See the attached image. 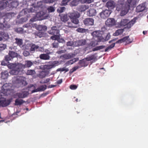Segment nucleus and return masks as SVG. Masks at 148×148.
<instances>
[{
	"label": "nucleus",
	"mask_w": 148,
	"mask_h": 148,
	"mask_svg": "<svg viewBox=\"0 0 148 148\" xmlns=\"http://www.w3.org/2000/svg\"><path fill=\"white\" fill-rule=\"evenodd\" d=\"M94 20L92 18H87L84 21V24L86 26L92 25L94 24Z\"/></svg>",
	"instance_id": "10"
},
{
	"label": "nucleus",
	"mask_w": 148,
	"mask_h": 148,
	"mask_svg": "<svg viewBox=\"0 0 148 148\" xmlns=\"http://www.w3.org/2000/svg\"><path fill=\"white\" fill-rule=\"evenodd\" d=\"M67 45L69 46L73 45V42L71 41L68 42L67 43Z\"/></svg>",
	"instance_id": "63"
},
{
	"label": "nucleus",
	"mask_w": 148,
	"mask_h": 148,
	"mask_svg": "<svg viewBox=\"0 0 148 148\" xmlns=\"http://www.w3.org/2000/svg\"><path fill=\"white\" fill-rule=\"evenodd\" d=\"M88 8L87 6L84 5H83L79 7L78 8V10L79 11L82 12L85 11Z\"/></svg>",
	"instance_id": "26"
},
{
	"label": "nucleus",
	"mask_w": 148,
	"mask_h": 148,
	"mask_svg": "<svg viewBox=\"0 0 148 148\" xmlns=\"http://www.w3.org/2000/svg\"><path fill=\"white\" fill-rule=\"evenodd\" d=\"M16 30L18 32L20 33L22 32V28H18L16 29Z\"/></svg>",
	"instance_id": "64"
},
{
	"label": "nucleus",
	"mask_w": 148,
	"mask_h": 148,
	"mask_svg": "<svg viewBox=\"0 0 148 148\" xmlns=\"http://www.w3.org/2000/svg\"><path fill=\"white\" fill-rule=\"evenodd\" d=\"M111 10H106L102 11V14L103 16H102L103 18L108 17L111 13Z\"/></svg>",
	"instance_id": "19"
},
{
	"label": "nucleus",
	"mask_w": 148,
	"mask_h": 148,
	"mask_svg": "<svg viewBox=\"0 0 148 148\" xmlns=\"http://www.w3.org/2000/svg\"><path fill=\"white\" fill-rule=\"evenodd\" d=\"M43 71L40 72L39 74V77L41 78H44L47 76L49 73L50 70H43Z\"/></svg>",
	"instance_id": "11"
},
{
	"label": "nucleus",
	"mask_w": 148,
	"mask_h": 148,
	"mask_svg": "<svg viewBox=\"0 0 148 148\" xmlns=\"http://www.w3.org/2000/svg\"><path fill=\"white\" fill-rule=\"evenodd\" d=\"M37 35L40 38H41L45 36L46 33L38 32L37 34Z\"/></svg>",
	"instance_id": "43"
},
{
	"label": "nucleus",
	"mask_w": 148,
	"mask_h": 148,
	"mask_svg": "<svg viewBox=\"0 0 148 148\" xmlns=\"http://www.w3.org/2000/svg\"><path fill=\"white\" fill-rule=\"evenodd\" d=\"M36 28L39 31H45L47 29V27L46 26L42 25H36L35 26Z\"/></svg>",
	"instance_id": "20"
},
{
	"label": "nucleus",
	"mask_w": 148,
	"mask_h": 148,
	"mask_svg": "<svg viewBox=\"0 0 148 148\" xmlns=\"http://www.w3.org/2000/svg\"><path fill=\"white\" fill-rule=\"evenodd\" d=\"M10 102H0V107H5L9 105Z\"/></svg>",
	"instance_id": "42"
},
{
	"label": "nucleus",
	"mask_w": 148,
	"mask_h": 148,
	"mask_svg": "<svg viewBox=\"0 0 148 148\" xmlns=\"http://www.w3.org/2000/svg\"><path fill=\"white\" fill-rule=\"evenodd\" d=\"M39 57L41 59L45 60H48L50 58V57L48 55L44 54L40 55Z\"/></svg>",
	"instance_id": "24"
},
{
	"label": "nucleus",
	"mask_w": 148,
	"mask_h": 148,
	"mask_svg": "<svg viewBox=\"0 0 148 148\" xmlns=\"http://www.w3.org/2000/svg\"><path fill=\"white\" fill-rule=\"evenodd\" d=\"M106 5L108 9H113L116 7V3L114 1L110 0L107 2Z\"/></svg>",
	"instance_id": "8"
},
{
	"label": "nucleus",
	"mask_w": 148,
	"mask_h": 148,
	"mask_svg": "<svg viewBox=\"0 0 148 148\" xmlns=\"http://www.w3.org/2000/svg\"><path fill=\"white\" fill-rule=\"evenodd\" d=\"M96 13V10L94 9H90L87 12V14L90 16H92L95 15Z\"/></svg>",
	"instance_id": "21"
},
{
	"label": "nucleus",
	"mask_w": 148,
	"mask_h": 148,
	"mask_svg": "<svg viewBox=\"0 0 148 148\" xmlns=\"http://www.w3.org/2000/svg\"><path fill=\"white\" fill-rule=\"evenodd\" d=\"M136 20V18H134L130 21H129L127 24L126 25V27L128 29L130 28L135 23Z\"/></svg>",
	"instance_id": "18"
},
{
	"label": "nucleus",
	"mask_w": 148,
	"mask_h": 148,
	"mask_svg": "<svg viewBox=\"0 0 148 148\" xmlns=\"http://www.w3.org/2000/svg\"><path fill=\"white\" fill-rule=\"evenodd\" d=\"M10 27V25H9L5 24V25L0 23V29H5L8 28Z\"/></svg>",
	"instance_id": "33"
},
{
	"label": "nucleus",
	"mask_w": 148,
	"mask_h": 148,
	"mask_svg": "<svg viewBox=\"0 0 148 148\" xmlns=\"http://www.w3.org/2000/svg\"><path fill=\"white\" fill-rule=\"evenodd\" d=\"M79 46L84 45L86 41L85 40H81L78 41Z\"/></svg>",
	"instance_id": "44"
},
{
	"label": "nucleus",
	"mask_w": 148,
	"mask_h": 148,
	"mask_svg": "<svg viewBox=\"0 0 148 148\" xmlns=\"http://www.w3.org/2000/svg\"><path fill=\"white\" fill-rule=\"evenodd\" d=\"M30 44H27V45L22 46L21 48L23 49H29L30 48Z\"/></svg>",
	"instance_id": "38"
},
{
	"label": "nucleus",
	"mask_w": 148,
	"mask_h": 148,
	"mask_svg": "<svg viewBox=\"0 0 148 148\" xmlns=\"http://www.w3.org/2000/svg\"><path fill=\"white\" fill-rule=\"evenodd\" d=\"M81 1L79 0H74L71 2V5L72 6H76Z\"/></svg>",
	"instance_id": "40"
},
{
	"label": "nucleus",
	"mask_w": 148,
	"mask_h": 148,
	"mask_svg": "<svg viewBox=\"0 0 148 148\" xmlns=\"http://www.w3.org/2000/svg\"><path fill=\"white\" fill-rule=\"evenodd\" d=\"M69 70L67 68H66V67H63V68H60L58 69L56 71H61L62 72L63 71H65V72H67L69 71Z\"/></svg>",
	"instance_id": "39"
},
{
	"label": "nucleus",
	"mask_w": 148,
	"mask_h": 148,
	"mask_svg": "<svg viewBox=\"0 0 148 148\" xmlns=\"http://www.w3.org/2000/svg\"><path fill=\"white\" fill-rule=\"evenodd\" d=\"M124 31V29H119L116 30L115 32L114 33L113 35L114 36H118L121 34Z\"/></svg>",
	"instance_id": "25"
},
{
	"label": "nucleus",
	"mask_w": 148,
	"mask_h": 148,
	"mask_svg": "<svg viewBox=\"0 0 148 148\" xmlns=\"http://www.w3.org/2000/svg\"><path fill=\"white\" fill-rule=\"evenodd\" d=\"M50 78H48L46 79H45L43 82H41V83H47L48 82H49L50 80H51Z\"/></svg>",
	"instance_id": "61"
},
{
	"label": "nucleus",
	"mask_w": 148,
	"mask_h": 148,
	"mask_svg": "<svg viewBox=\"0 0 148 148\" xmlns=\"http://www.w3.org/2000/svg\"><path fill=\"white\" fill-rule=\"evenodd\" d=\"M71 0H63L62 2V4L63 5H66L67 3Z\"/></svg>",
	"instance_id": "55"
},
{
	"label": "nucleus",
	"mask_w": 148,
	"mask_h": 148,
	"mask_svg": "<svg viewBox=\"0 0 148 148\" xmlns=\"http://www.w3.org/2000/svg\"><path fill=\"white\" fill-rule=\"evenodd\" d=\"M79 68V66H76L72 68L70 71V72L72 73L74 71L76 70L77 69Z\"/></svg>",
	"instance_id": "53"
},
{
	"label": "nucleus",
	"mask_w": 148,
	"mask_h": 148,
	"mask_svg": "<svg viewBox=\"0 0 148 148\" xmlns=\"http://www.w3.org/2000/svg\"><path fill=\"white\" fill-rule=\"evenodd\" d=\"M79 60L78 58H75L72 59L66 62V65H69L72 64L74 63L77 62Z\"/></svg>",
	"instance_id": "23"
},
{
	"label": "nucleus",
	"mask_w": 148,
	"mask_h": 148,
	"mask_svg": "<svg viewBox=\"0 0 148 148\" xmlns=\"http://www.w3.org/2000/svg\"><path fill=\"white\" fill-rule=\"evenodd\" d=\"M106 24L108 27H112L115 24V21L113 18H109L105 22Z\"/></svg>",
	"instance_id": "9"
},
{
	"label": "nucleus",
	"mask_w": 148,
	"mask_h": 148,
	"mask_svg": "<svg viewBox=\"0 0 148 148\" xmlns=\"http://www.w3.org/2000/svg\"><path fill=\"white\" fill-rule=\"evenodd\" d=\"M16 43L18 45H19L21 48L22 46H23V40L21 39L16 38Z\"/></svg>",
	"instance_id": "22"
},
{
	"label": "nucleus",
	"mask_w": 148,
	"mask_h": 148,
	"mask_svg": "<svg viewBox=\"0 0 148 148\" xmlns=\"http://www.w3.org/2000/svg\"><path fill=\"white\" fill-rule=\"evenodd\" d=\"M77 88V86L75 85H71L70 86V88L71 89L74 90L76 89Z\"/></svg>",
	"instance_id": "60"
},
{
	"label": "nucleus",
	"mask_w": 148,
	"mask_h": 148,
	"mask_svg": "<svg viewBox=\"0 0 148 148\" xmlns=\"http://www.w3.org/2000/svg\"><path fill=\"white\" fill-rule=\"evenodd\" d=\"M92 34L95 40H99V41H101L102 34L101 31H94L92 33Z\"/></svg>",
	"instance_id": "7"
},
{
	"label": "nucleus",
	"mask_w": 148,
	"mask_h": 148,
	"mask_svg": "<svg viewBox=\"0 0 148 148\" xmlns=\"http://www.w3.org/2000/svg\"><path fill=\"white\" fill-rule=\"evenodd\" d=\"M8 54L12 58L16 57L17 56V54L13 51H9Z\"/></svg>",
	"instance_id": "35"
},
{
	"label": "nucleus",
	"mask_w": 148,
	"mask_h": 148,
	"mask_svg": "<svg viewBox=\"0 0 148 148\" xmlns=\"http://www.w3.org/2000/svg\"><path fill=\"white\" fill-rule=\"evenodd\" d=\"M32 63L30 61H25L24 65L21 63H11L8 65V67L12 70L9 72L12 75H17L23 68L25 67H29L32 65Z\"/></svg>",
	"instance_id": "1"
},
{
	"label": "nucleus",
	"mask_w": 148,
	"mask_h": 148,
	"mask_svg": "<svg viewBox=\"0 0 148 148\" xmlns=\"http://www.w3.org/2000/svg\"><path fill=\"white\" fill-rule=\"evenodd\" d=\"M37 8V7H35L31 8L29 9V12H35L36 11Z\"/></svg>",
	"instance_id": "51"
},
{
	"label": "nucleus",
	"mask_w": 148,
	"mask_h": 148,
	"mask_svg": "<svg viewBox=\"0 0 148 148\" xmlns=\"http://www.w3.org/2000/svg\"><path fill=\"white\" fill-rule=\"evenodd\" d=\"M47 88V86L45 85H42L40 86L37 89L32 90L31 93H33L40 91H43Z\"/></svg>",
	"instance_id": "17"
},
{
	"label": "nucleus",
	"mask_w": 148,
	"mask_h": 148,
	"mask_svg": "<svg viewBox=\"0 0 148 148\" xmlns=\"http://www.w3.org/2000/svg\"><path fill=\"white\" fill-rule=\"evenodd\" d=\"M30 51H34L38 48V46L34 44H30Z\"/></svg>",
	"instance_id": "31"
},
{
	"label": "nucleus",
	"mask_w": 148,
	"mask_h": 148,
	"mask_svg": "<svg viewBox=\"0 0 148 148\" xmlns=\"http://www.w3.org/2000/svg\"><path fill=\"white\" fill-rule=\"evenodd\" d=\"M95 58L94 55H92L86 58V59L88 61H90L95 59Z\"/></svg>",
	"instance_id": "41"
},
{
	"label": "nucleus",
	"mask_w": 148,
	"mask_h": 148,
	"mask_svg": "<svg viewBox=\"0 0 148 148\" xmlns=\"http://www.w3.org/2000/svg\"><path fill=\"white\" fill-rule=\"evenodd\" d=\"M115 45V43H113L107 47L105 50V51L106 52L110 50L112 48L114 47Z\"/></svg>",
	"instance_id": "36"
},
{
	"label": "nucleus",
	"mask_w": 148,
	"mask_h": 148,
	"mask_svg": "<svg viewBox=\"0 0 148 148\" xmlns=\"http://www.w3.org/2000/svg\"><path fill=\"white\" fill-rule=\"evenodd\" d=\"M75 56V54L73 53L65 54L60 56V58L63 59H69Z\"/></svg>",
	"instance_id": "16"
},
{
	"label": "nucleus",
	"mask_w": 148,
	"mask_h": 148,
	"mask_svg": "<svg viewBox=\"0 0 148 148\" xmlns=\"http://www.w3.org/2000/svg\"><path fill=\"white\" fill-rule=\"evenodd\" d=\"M65 26L71 28L76 27L73 25L72 23L71 22L69 21H67V23L66 22Z\"/></svg>",
	"instance_id": "37"
},
{
	"label": "nucleus",
	"mask_w": 148,
	"mask_h": 148,
	"mask_svg": "<svg viewBox=\"0 0 148 148\" xmlns=\"http://www.w3.org/2000/svg\"><path fill=\"white\" fill-rule=\"evenodd\" d=\"M35 73V71L33 70H28L26 73V74L27 75H32L34 74Z\"/></svg>",
	"instance_id": "45"
},
{
	"label": "nucleus",
	"mask_w": 148,
	"mask_h": 148,
	"mask_svg": "<svg viewBox=\"0 0 148 148\" xmlns=\"http://www.w3.org/2000/svg\"><path fill=\"white\" fill-rule=\"evenodd\" d=\"M100 42L101 41H99V40H96L95 41H92L90 43L89 47H95L96 45H98V42Z\"/></svg>",
	"instance_id": "28"
},
{
	"label": "nucleus",
	"mask_w": 148,
	"mask_h": 148,
	"mask_svg": "<svg viewBox=\"0 0 148 148\" xmlns=\"http://www.w3.org/2000/svg\"><path fill=\"white\" fill-rule=\"evenodd\" d=\"M129 38V36H126L125 37L123 38H121L123 42H127L128 41V39Z\"/></svg>",
	"instance_id": "52"
},
{
	"label": "nucleus",
	"mask_w": 148,
	"mask_h": 148,
	"mask_svg": "<svg viewBox=\"0 0 148 148\" xmlns=\"http://www.w3.org/2000/svg\"><path fill=\"white\" fill-rule=\"evenodd\" d=\"M102 49V46H100L99 47H97L95 48H93L92 49V51H97L99 50V49Z\"/></svg>",
	"instance_id": "57"
},
{
	"label": "nucleus",
	"mask_w": 148,
	"mask_h": 148,
	"mask_svg": "<svg viewBox=\"0 0 148 148\" xmlns=\"http://www.w3.org/2000/svg\"><path fill=\"white\" fill-rule=\"evenodd\" d=\"M59 31L58 29L56 26L52 27L51 30L48 31V32L51 35L57 34L59 33Z\"/></svg>",
	"instance_id": "13"
},
{
	"label": "nucleus",
	"mask_w": 148,
	"mask_h": 148,
	"mask_svg": "<svg viewBox=\"0 0 148 148\" xmlns=\"http://www.w3.org/2000/svg\"><path fill=\"white\" fill-rule=\"evenodd\" d=\"M8 76V72L5 71L4 72H2L1 74V78L3 79H6L7 78Z\"/></svg>",
	"instance_id": "27"
},
{
	"label": "nucleus",
	"mask_w": 148,
	"mask_h": 148,
	"mask_svg": "<svg viewBox=\"0 0 148 148\" xmlns=\"http://www.w3.org/2000/svg\"><path fill=\"white\" fill-rule=\"evenodd\" d=\"M53 47L54 48H57L58 47V43L57 42H54L52 44Z\"/></svg>",
	"instance_id": "58"
},
{
	"label": "nucleus",
	"mask_w": 148,
	"mask_h": 148,
	"mask_svg": "<svg viewBox=\"0 0 148 148\" xmlns=\"http://www.w3.org/2000/svg\"><path fill=\"white\" fill-rule=\"evenodd\" d=\"M65 8L64 7H59L57 9V11L59 13H61L65 10Z\"/></svg>",
	"instance_id": "46"
},
{
	"label": "nucleus",
	"mask_w": 148,
	"mask_h": 148,
	"mask_svg": "<svg viewBox=\"0 0 148 148\" xmlns=\"http://www.w3.org/2000/svg\"><path fill=\"white\" fill-rule=\"evenodd\" d=\"M12 82L14 84H19L20 86H25L27 83L25 80V78L23 77L16 76L12 79Z\"/></svg>",
	"instance_id": "4"
},
{
	"label": "nucleus",
	"mask_w": 148,
	"mask_h": 148,
	"mask_svg": "<svg viewBox=\"0 0 148 148\" xmlns=\"http://www.w3.org/2000/svg\"><path fill=\"white\" fill-rule=\"evenodd\" d=\"M103 35L104 36V37L103 38V37L102 36V42L107 41L110 39V34L108 33L106 35H104L103 34Z\"/></svg>",
	"instance_id": "32"
},
{
	"label": "nucleus",
	"mask_w": 148,
	"mask_h": 148,
	"mask_svg": "<svg viewBox=\"0 0 148 148\" xmlns=\"http://www.w3.org/2000/svg\"><path fill=\"white\" fill-rule=\"evenodd\" d=\"M8 1V3L7 2V5L6 7L8 6L9 8L16 7L18 5V2L16 1H14L13 0H11L10 1Z\"/></svg>",
	"instance_id": "12"
},
{
	"label": "nucleus",
	"mask_w": 148,
	"mask_h": 148,
	"mask_svg": "<svg viewBox=\"0 0 148 148\" xmlns=\"http://www.w3.org/2000/svg\"><path fill=\"white\" fill-rule=\"evenodd\" d=\"M81 3H89L92 2L94 0H79Z\"/></svg>",
	"instance_id": "47"
},
{
	"label": "nucleus",
	"mask_w": 148,
	"mask_h": 148,
	"mask_svg": "<svg viewBox=\"0 0 148 148\" xmlns=\"http://www.w3.org/2000/svg\"><path fill=\"white\" fill-rule=\"evenodd\" d=\"M24 102H15L14 105L15 106H20Z\"/></svg>",
	"instance_id": "62"
},
{
	"label": "nucleus",
	"mask_w": 148,
	"mask_h": 148,
	"mask_svg": "<svg viewBox=\"0 0 148 148\" xmlns=\"http://www.w3.org/2000/svg\"><path fill=\"white\" fill-rule=\"evenodd\" d=\"M61 20L62 21L65 23L69 20V18L67 15L64 14L61 16Z\"/></svg>",
	"instance_id": "30"
},
{
	"label": "nucleus",
	"mask_w": 148,
	"mask_h": 148,
	"mask_svg": "<svg viewBox=\"0 0 148 148\" xmlns=\"http://www.w3.org/2000/svg\"><path fill=\"white\" fill-rule=\"evenodd\" d=\"M69 15L72 23L76 24L79 23V20L77 18L80 16L79 13L77 12H74L69 13Z\"/></svg>",
	"instance_id": "5"
},
{
	"label": "nucleus",
	"mask_w": 148,
	"mask_h": 148,
	"mask_svg": "<svg viewBox=\"0 0 148 148\" xmlns=\"http://www.w3.org/2000/svg\"><path fill=\"white\" fill-rule=\"evenodd\" d=\"M145 8V4L144 3H142L136 7V11L138 12H140L144 10Z\"/></svg>",
	"instance_id": "15"
},
{
	"label": "nucleus",
	"mask_w": 148,
	"mask_h": 148,
	"mask_svg": "<svg viewBox=\"0 0 148 148\" xmlns=\"http://www.w3.org/2000/svg\"><path fill=\"white\" fill-rule=\"evenodd\" d=\"M57 40L58 42H59L62 43L65 42V40H64L62 38H60V37Z\"/></svg>",
	"instance_id": "59"
},
{
	"label": "nucleus",
	"mask_w": 148,
	"mask_h": 148,
	"mask_svg": "<svg viewBox=\"0 0 148 148\" xmlns=\"http://www.w3.org/2000/svg\"><path fill=\"white\" fill-rule=\"evenodd\" d=\"M6 47V45L5 44H0V50H3Z\"/></svg>",
	"instance_id": "49"
},
{
	"label": "nucleus",
	"mask_w": 148,
	"mask_h": 148,
	"mask_svg": "<svg viewBox=\"0 0 148 148\" xmlns=\"http://www.w3.org/2000/svg\"><path fill=\"white\" fill-rule=\"evenodd\" d=\"M23 54L25 56H27L29 55V53L28 51H25L23 53Z\"/></svg>",
	"instance_id": "56"
},
{
	"label": "nucleus",
	"mask_w": 148,
	"mask_h": 148,
	"mask_svg": "<svg viewBox=\"0 0 148 148\" xmlns=\"http://www.w3.org/2000/svg\"><path fill=\"white\" fill-rule=\"evenodd\" d=\"M129 20L127 19H122L121 20L120 23V26H124L127 24Z\"/></svg>",
	"instance_id": "29"
},
{
	"label": "nucleus",
	"mask_w": 148,
	"mask_h": 148,
	"mask_svg": "<svg viewBox=\"0 0 148 148\" xmlns=\"http://www.w3.org/2000/svg\"><path fill=\"white\" fill-rule=\"evenodd\" d=\"M47 10L49 12H53L55 10L54 8L52 6H50L49 7L47 8Z\"/></svg>",
	"instance_id": "48"
},
{
	"label": "nucleus",
	"mask_w": 148,
	"mask_h": 148,
	"mask_svg": "<svg viewBox=\"0 0 148 148\" xmlns=\"http://www.w3.org/2000/svg\"><path fill=\"white\" fill-rule=\"evenodd\" d=\"M136 2V0H127L126 2L122 5L121 16H123L126 14L130 10V7L135 6Z\"/></svg>",
	"instance_id": "2"
},
{
	"label": "nucleus",
	"mask_w": 148,
	"mask_h": 148,
	"mask_svg": "<svg viewBox=\"0 0 148 148\" xmlns=\"http://www.w3.org/2000/svg\"><path fill=\"white\" fill-rule=\"evenodd\" d=\"M28 94L29 92L27 91H22L20 93L16 94L14 97H18L19 98H24L28 95Z\"/></svg>",
	"instance_id": "14"
},
{
	"label": "nucleus",
	"mask_w": 148,
	"mask_h": 148,
	"mask_svg": "<svg viewBox=\"0 0 148 148\" xmlns=\"http://www.w3.org/2000/svg\"><path fill=\"white\" fill-rule=\"evenodd\" d=\"M10 86L9 84H5L2 87L1 93L0 94V102H6V98L2 97V95L6 96L8 95H12L13 94V90L10 89Z\"/></svg>",
	"instance_id": "3"
},
{
	"label": "nucleus",
	"mask_w": 148,
	"mask_h": 148,
	"mask_svg": "<svg viewBox=\"0 0 148 148\" xmlns=\"http://www.w3.org/2000/svg\"><path fill=\"white\" fill-rule=\"evenodd\" d=\"M59 65V62H54L51 64L41 65L40 66V69L42 70H50Z\"/></svg>",
	"instance_id": "6"
},
{
	"label": "nucleus",
	"mask_w": 148,
	"mask_h": 148,
	"mask_svg": "<svg viewBox=\"0 0 148 148\" xmlns=\"http://www.w3.org/2000/svg\"><path fill=\"white\" fill-rule=\"evenodd\" d=\"M76 31L78 32L83 33L84 32L86 31V29H84L78 28L77 30Z\"/></svg>",
	"instance_id": "50"
},
{
	"label": "nucleus",
	"mask_w": 148,
	"mask_h": 148,
	"mask_svg": "<svg viewBox=\"0 0 148 148\" xmlns=\"http://www.w3.org/2000/svg\"><path fill=\"white\" fill-rule=\"evenodd\" d=\"M60 34H59V33L58 34H56L53 35V36H51L50 38L51 39L54 40H58L59 38L60 37Z\"/></svg>",
	"instance_id": "34"
},
{
	"label": "nucleus",
	"mask_w": 148,
	"mask_h": 148,
	"mask_svg": "<svg viewBox=\"0 0 148 148\" xmlns=\"http://www.w3.org/2000/svg\"><path fill=\"white\" fill-rule=\"evenodd\" d=\"M12 58L9 55L8 56H6L5 57V59L6 62L7 61L11 60Z\"/></svg>",
	"instance_id": "54"
}]
</instances>
